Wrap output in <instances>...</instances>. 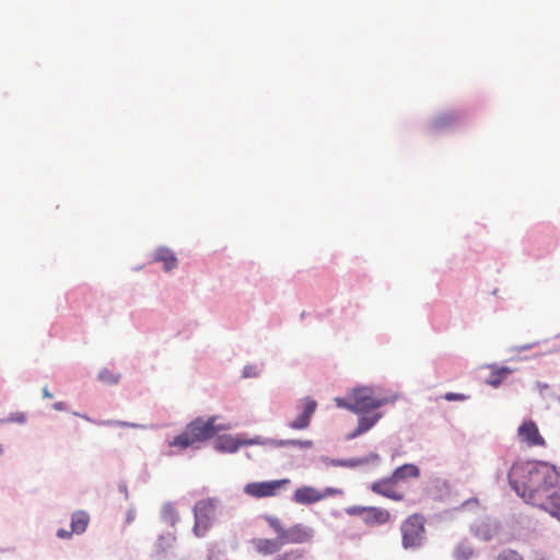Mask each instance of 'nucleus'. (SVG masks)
Listing matches in <instances>:
<instances>
[{
  "instance_id": "nucleus-35",
  "label": "nucleus",
  "mask_w": 560,
  "mask_h": 560,
  "mask_svg": "<svg viewBox=\"0 0 560 560\" xmlns=\"http://www.w3.org/2000/svg\"><path fill=\"white\" fill-rule=\"evenodd\" d=\"M468 398L465 394L462 393H454V392H447L444 395V399L447 401H464Z\"/></svg>"
},
{
  "instance_id": "nucleus-46",
  "label": "nucleus",
  "mask_w": 560,
  "mask_h": 560,
  "mask_svg": "<svg viewBox=\"0 0 560 560\" xmlns=\"http://www.w3.org/2000/svg\"><path fill=\"white\" fill-rule=\"evenodd\" d=\"M66 407H67V405H66V402H63V401H57V402H55V404L52 405V408H54L55 410H57V411H63V410H66Z\"/></svg>"
},
{
  "instance_id": "nucleus-3",
  "label": "nucleus",
  "mask_w": 560,
  "mask_h": 560,
  "mask_svg": "<svg viewBox=\"0 0 560 560\" xmlns=\"http://www.w3.org/2000/svg\"><path fill=\"white\" fill-rule=\"evenodd\" d=\"M395 400L396 396L375 397L372 387L362 385L353 387L346 397H336L335 404L353 413H371Z\"/></svg>"
},
{
  "instance_id": "nucleus-31",
  "label": "nucleus",
  "mask_w": 560,
  "mask_h": 560,
  "mask_svg": "<svg viewBox=\"0 0 560 560\" xmlns=\"http://www.w3.org/2000/svg\"><path fill=\"white\" fill-rule=\"evenodd\" d=\"M27 418L24 412H11L7 418L0 419V424L15 422L19 424L26 423Z\"/></svg>"
},
{
  "instance_id": "nucleus-53",
  "label": "nucleus",
  "mask_w": 560,
  "mask_h": 560,
  "mask_svg": "<svg viewBox=\"0 0 560 560\" xmlns=\"http://www.w3.org/2000/svg\"><path fill=\"white\" fill-rule=\"evenodd\" d=\"M4 453V448H3V445L0 444V456Z\"/></svg>"
},
{
  "instance_id": "nucleus-14",
  "label": "nucleus",
  "mask_w": 560,
  "mask_h": 560,
  "mask_svg": "<svg viewBox=\"0 0 560 560\" xmlns=\"http://www.w3.org/2000/svg\"><path fill=\"white\" fill-rule=\"evenodd\" d=\"M395 485L396 483L393 481V479L389 476H387L372 482L370 489L372 492L385 497L387 499L397 502L402 501L405 499V494L393 490V487Z\"/></svg>"
},
{
  "instance_id": "nucleus-27",
  "label": "nucleus",
  "mask_w": 560,
  "mask_h": 560,
  "mask_svg": "<svg viewBox=\"0 0 560 560\" xmlns=\"http://www.w3.org/2000/svg\"><path fill=\"white\" fill-rule=\"evenodd\" d=\"M276 439L255 435L253 438H245L243 435V446L261 445L275 447Z\"/></svg>"
},
{
  "instance_id": "nucleus-7",
  "label": "nucleus",
  "mask_w": 560,
  "mask_h": 560,
  "mask_svg": "<svg viewBox=\"0 0 560 560\" xmlns=\"http://www.w3.org/2000/svg\"><path fill=\"white\" fill-rule=\"evenodd\" d=\"M291 481L289 478L254 481L249 482L244 487V492L253 498L262 499L275 497L278 491Z\"/></svg>"
},
{
  "instance_id": "nucleus-42",
  "label": "nucleus",
  "mask_w": 560,
  "mask_h": 560,
  "mask_svg": "<svg viewBox=\"0 0 560 560\" xmlns=\"http://www.w3.org/2000/svg\"><path fill=\"white\" fill-rule=\"evenodd\" d=\"M94 424L100 425V427H117V420H110V419L97 420V421H94Z\"/></svg>"
},
{
  "instance_id": "nucleus-33",
  "label": "nucleus",
  "mask_w": 560,
  "mask_h": 560,
  "mask_svg": "<svg viewBox=\"0 0 560 560\" xmlns=\"http://www.w3.org/2000/svg\"><path fill=\"white\" fill-rule=\"evenodd\" d=\"M303 556V551L300 549H294L290 551H285L281 555H278L275 560H299Z\"/></svg>"
},
{
  "instance_id": "nucleus-56",
  "label": "nucleus",
  "mask_w": 560,
  "mask_h": 560,
  "mask_svg": "<svg viewBox=\"0 0 560 560\" xmlns=\"http://www.w3.org/2000/svg\"><path fill=\"white\" fill-rule=\"evenodd\" d=\"M553 397H555V398L559 401V404H560V395H559V396L553 395Z\"/></svg>"
},
{
  "instance_id": "nucleus-34",
  "label": "nucleus",
  "mask_w": 560,
  "mask_h": 560,
  "mask_svg": "<svg viewBox=\"0 0 560 560\" xmlns=\"http://www.w3.org/2000/svg\"><path fill=\"white\" fill-rule=\"evenodd\" d=\"M258 376V370L256 365L247 364L243 368L242 377H256Z\"/></svg>"
},
{
  "instance_id": "nucleus-15",
  "label": "nucleus",
  "mask_w": 560,
  "mask_h": 560,
  "mask_svg": "<svg viewBox=\"0 0 560 560\" xmlns=\"http://www.w3.org/2000/svg\"><path fill=\"white\" fill-rule=\"evenodd\" d=\"M320 500L322 495H319V490L312 486H302L298 488L292 495V501L302 505H311Z\"/></svg>"
},
{
  "instance_id": "nucleus-10",
  "label": "nucleus",
  "mask_w": 560,
  "mask_h": 560,
  "mask_svg": "<svg viewBox=\"0 0 560 560\" xmlns=\"http://www.w3.org/2000/svg\"><path fill=\"white\" fill-rule=\"evenodd\" d=\"M517 435L527 446H546V440L540 434L537 423L528 418L524 419L517 429Z\"/></svg>"
},
{
  "instance_id": "nucleus-1",
  "label": "nucleus",
  "mask_w": 560,
  "mask_h": 560,
  "mask_svg": "<svg viewBox=\"0 0 560 560\" xmlns=\"http://www.w3.org/2000/svg\"><path fill=\"white\" fill-rule=\"evenodd\" d=\"M510 488L525 503L540 509L551 490L560 491V466L548 460H516L508 471Z\"/></svg>"
},
{
  "instance_id": "nucleus-17",
  "label": "nucleus",
  "mask_w": 560,
  "mask_h": 560,
  "mask_svg": "<svg viewBox=\"0 0 560 560\" xmlns=\"http://www.w3.org/2000/svg\"><path fill=\"white\" fill-rule=\"evenodd\" d=\"M421 475L420 468L412 463H406L398 467H396L389 477L397 485L400 481H404L408 478H419Z\"/></svg>"
},
{
  "instance_id": "nucleus-49",
  "label": "nucleus",
  "mask_w": 560,
  "mask_h": 560,
  "mask_svg": "<svg viewBox=\"0 0 560 560\" xmlns=\"http://www.w3.org/2000/svg\"><path fill=\"white\" fill-rule=\"evenodd\" d=\"M330 515H331L332 517H335V518H340V517H342V512H341V511H339V510H332V511L330 512Z\"/></svg>"
},
{
  "instance_id": "nucleus-13",
  "label": "nucleus",
  "mask_w": 560,
  "mask_h": 560,
  "mask_svg": "<svg viewBox=\"0 0 560 560\" xmlns=\"http://www.w3.org/2000/svg\"><path fill=\"white\" fill-rule=\"evenodd\" d=\"M243 446V434H217L213 441V448L218 453L234 454Z\"/></svg>"
},
{
  "instance_id": "nucleus-51",
  "label": "nucleus",
  "mask_w": 560,
  "mask_h": 560,
  "mask_svg": "<svg viewBox=\"0 0 560 560\" xmlns=\"http://www.w3.org/2000/svg\"><path fill=\"white\" fill-rule=\"evenodd\" d=\"M43 396H44L45 398H51V397H52V394L48 390V388H47V387H44V388H43Z\"/></svg>"
},
{
  "instance_id": "nucleus-36",
  "label": "nucleus",
  "mask_w": 560,
  "mask_h": 560,
  "mask_svg": "<svg viewBox=\"0 0 560 560\" xmlns=\"http://www.w3.org/2000/svg\"><path fill=\"white\" fill-rule=\"evenodd\" d=\"M337 494H342V490L338 489V488H334V487H326L323 491H319V495H322V500L327 497L337 495Z\"/></svg>"
},
{
  "instance_id": "nucleus-2",
  "label": "nucleus",
  "mask_w": 560,
  "mask_h": 560,
  "mask_svg": "<svg viewBox=\"0 0 560 560\" xmlns=\"http://www.w3.org/2000/svg\"><path fill=\"white\" fill-rule=\"evenodd\" d=\"M217 417H197L188 422L184 430L170 441L171 447H178L184 451L187 448L199 450V443L208 442L223 429L215 424Z\"/></svg>"
},
{
  "instance_id": "nucleus-19",
  "label": "nucleus",
  "mask_w": 560,
  "mask_h": 560,
  "mask_svg": "<svg viewBox=\"0 0 560 560\" xmlns=\"http://www.w3.org/2000/svg\"><path fill=\"white\" fill-rule=\"evenodd\" d=\"M253 544L255 545L256 550L264 556L273 555L283 546L282 541L278 537L275 539L255 538L253 539Z\"/></svg>"
},
{
  "instance_id": "nucleus-16",
  "label": "nucleus",
  "mask_w": 560,
  "mask_h": 560,
  "mask_svg": "<svg viewBox=\"0 0 560 560\" xmlns=\"http://www.w3.org/2000/svg\"><path fill=\"white\" fill-rule=\"evenodd\" d=\"M153 260L163 262L164 271L168 272L175 269L178 265V259L174 252L166 246H159L154 252Z\"/></svg>"
},
{
  "instance_id": "nucleus-43",
  "label": "nucleus",
  "mask_w": 560,
  "mask_h": 560,
  "mask_svg": "<svg viewBox=\"0 0 560 560\" xmlns=\"http://www.w3.org/2000/svg\"><path fill=\"white\" fill-rule=\"evenodd\" d=\"M471 504L478 505V504H479V500H478V498L472 497V498H469V499L465 500V501L460 504V506H459V508H457V509H458V510H459V509H465V508H468V506H469V505H471Z\"/></svg>"
},
{
  "instance_id": "nucleus-5",
  "label": "nucleus",
  "mask_w": 560,
  "mask_h": 560,
  "mask_svg": "<svg viewBox=\"0 0 560 560\" xmlns=\"http://www.w3.org/2000/svg\"><path fill=\"white\" fill-rule=\"evenodd\" d=\"M217 500L208 498L199 500L192 508L194 527L192 533L196 537L202 538L207 535L212 524V514L215 510Z\"/></svg>"
},
{
  "instance_id": "nucleus-25",
  "label": "nucleus",
  "mask_w": 560,
  "mask_h": 560,
  "mask_svg": "<svg viewBox=\"0 0 560 560\" xmlns=\"http://www.w3.org/2000/svg\"><path fill=\"white\" fill-rule=\"evenodd\" d=\"M176 537L172 533L161 534L154 544L156 555H165L173 546Z\"/></svg>"
},
{
  "instance_id": "nucleus-50",
  "label": "nucleus",
  "mask_w": 560,
  "mask_h": 560,
  "mask_svg": "<svg viewBox=\"0 0 560 560\" xmlns=\"http://www.w3.org/2000/svg\"><path fill=\"white\" fill-rule=\"evenodd\" d=\"M74 415L78 416V417H81L82 419H84V420H86L89 422H92V423H94V421H95L94 419L90 418L86 415H81V413H78V412H75Z\"/></svg>"
},
{
  "instance_id": "nucleus-11",
  "label": "nucleus",
  "mask_w": 560,
  "mask_h": 560,
  "mask_svg": "<svg viewBox=\"0 0 560 560\" xmlns=\"http://www.w3.org/2000/svg\"><path fill=\"white\" fill-rule=\"evenodd\" d=\"M302 410L296 418L288 423L292 430H305L310 427L312 418L317 409V401L312 397H304L302 400Z\"/></svg>"
},
{
  "instance_id": "nucleus-20",
  "label": "nucleus",
  "mask_w": 560,
  "mask_h": 560,
  "mask_svg": "<svg viewBox=\"0 0 560 560\" xmlns=\"http://www.w3.org/2000/svg\"><path fill=\"white\" fill-rule=\"evenodd\" d=\"M513 372V369L505 365H492L490 375L487 378V384L493 388H498L504 382V380H506L508 376L511 375Z\"/></svg>"
},
{
  "instance_id": "nucleus-57",
  "label": "nucleus",
  "mask_w": 560,
  "mask_h": 560,
  "mask_svg": "<svg viewBox=\"0 0 560 560\" xmlns=\"http://www.w3.org/2000/svg\"><path fill=\"white\" fill-rule=\"evenodd\" d=\"M536 560H545V558L536 559Z\"/></svg>"
},
{
  "instance_id": "nucleus-23",
  "label": "nucleus",
  "mask_w": 560,
  "mask_h": 560,
  "mask_svg": "<svg viewBox=\"0 0 560 560\" xmlns=\"http://www.w3.org/2000/svg\"><path fill=\"white\" fill-rule=\"evenodd\" d=\"M359 416L358 419V428L363 431V433H366L370 431L373 427L376 425V423L381 420L383 417V413L380 411L371 412V413H357Z\"/></svg>"
},
{
  "instance_id": "nucleus-55",
  "label": "nucleus",
  "mask_w": 560,
  "mask_h": 560,
  "mask_svg": "<svg viewBox=\"0 0 560 560\" xmlns=\"http://www.w3.org/2000/svg\"><path fill=\"white\" fill-rule=\"evenodd\" d=\"M305 316H306V313L304 311V312L301 313V318L303 319V318H305Z\"/></svg>"
},
{
  "instance_id": "nucleus-44",
  "label": "nucleus",
  "mask_w": 560,
  "mask_h": 560,
  "mask_svg": "<svg viewBox=\"0 0 560 560\" xmlns=\"http://www.w3.org/2000/svg\"><path fill=\"white\" fill-rule=\"evenodd\" d=\"M318 459L327 466H334L332 460H337V458H330L326 455H322Z\"/></svg>"
},
{
  "instance_id": "nucleus-37",
  "label": "nucleus",
  "mask_w": 560,
  "mask_h": 560,
  "mask_svg": "<svg viewBox=\"0 0 560 560\" xmlns=\"http://www.w3.org/2000/svg\"><path fill=\"white\" fill-rule=\"evenodd\" d=\"M317 458L315 456H304L301 466L304 468L316 467Z\"/></svg>"
},
{
  "instance_id": "nucleus-28",
  "label": "nucleus",
  "mask_w": 560,
  "mask_h": 560,
  "mask_svg": "<svg viewBox=\"0 0 560 560\" xmlns=\"http://www.w3.org/2000/svg\"><path fill=\"white\" fill-rule=\"evenodd\" d=\"M260 517L268 523V525L277 534V537L281 540V536L284 534L285 530V528L282 526L281 521L277 516L270 514H262L260 515Z\"/></svg>"
},
{
  "instance_id": "nucleus-22",
  "label": "nucleus",
  "mask_w": 560,
  "mask_h": 560,
  "mask_svg": "<svg viewBox=\"0 0 560 560\" xmlns=\"http://www.w3.org/2000/svg\"><path fill=\"white\" fill-rule=\"evenodd\" d=\"M90 515L85 511H75L71 516V529L74 534H83L89 525Z\"/></svg>"
},
{
  "instance_id": "nucleus-12",
  "label": "nucleus",
  "mask_w": 560,
  "mask_h": 560,
  "mask_svg": "<svg viewBox=\"0 0 560 560\" xmlns=\"http://www.w3.org/2000/svg\"><path fill=\"white\" fill-rule=\"evenodd\" d=\"M314 537V529L301 523L294 524L290 528H285L281 536L283 545L287 544H304Z\"/></svg>"
},
{
  "instance_id": "nucleus-29",
  "label": "nucleus",
  "mask_w": 560,
  "mask_h": 560,
  "mask_svg": "<svg viewBox=\"0 0 560 560\" xmlns=\"http://www.w3.org/2000/svg\"><path fill=\"white\" fill-rule=\"evenodd\" d=\"M474 555V549L463 542L456 545L453 550V557L455 560H469Z\"/></svg>"
},
{
  "instance_id": "nucleus-26",
  "label": "nucleus",
  "mask_w": 560,
  "mask_h": 560,
  "mask_svg": "<svg viewBox=\"0 0 560 560\" xmlns=\"http://www.w3.org/2000/svg\"><path fill=\"white\" fill-rule=\"evenodd\" d=\"M314 442L312 440L300 439H276L275 447L294 446L300 448H311Z\"/></svg>"
},
{
  "instance_id": "nucleus-54",
  "label": "nucleus",
  "mask_w": 560,
  "mask_h": 560,
  "mask_svg": "<svg viewBox=\"0 0 560 560\" xmlns=\"http://www.w3.org/2000/svg\"><path fill=\"white\" fill-rule=\"evenodd\" d=\"M8 550H10V548H0V552H5Z\"/></svg>"
},
{
  "instance_id": "nucleus-45",
  "label": "nucleus",
  "mask_w": 560,
  "mask_h": 560,
  "mask_svg": "<svg viewBox=\"0 0 560 560\" xmlns=\"http://www.w3.org/2000/svg\"><path fill=\"white\" fill-rule=\"evenodd\" d=\"M536 345H538V342L526 343V345L516 347V351H518V352L526 351V350L534 348Z\"/></svg>"
},
{
  "instance_id": "nucleus-18",
  "label": "nucleus",
  "mask_w": 560,
  "mask_h": 560,
  "mask_svg": "<svg viewBox=\"0 0 560 560\" xmlns=\"http://www.w3.org/2000/svg\"><path fill=\"white\" fill-rule=\"evenodd\" d=\"M378 460H380V455L375 452H371L366 456L351 457V458H337V460H332V463H334V467L355 468L361 465H365L371 462H378Z\"/></svg>"
},
{
  "instance_id": "nucleus-6",
  "label": "nucleus",
  "mask_w": 560,
  "mask_h": 560,
  "mask_svg": "<svg viewBox=\"0 0 560 560\" xmlns=\"http://www.w3.org/2000/svg\"><path fill=\"white\" fill-rule=\"evenodd\" d=\"M349 516H361L366 526H382L389 522L390 514L387 510L377 506L352 505L345 509Z\"/></svg>"
},
{
  "instance_id": "nucleus-24",
  "label": "nucleus",
  "mask_w": 560,
  "mask_h": 560,
  "mask_svg": "<svg viewBox=\"0 0 560 560\" xmlns=\"http://www.w3.org/2000/svg\"><path fill=\"white\" fill-rule=\"evenodd\" d=\"M161 520L174 527L179 522V514L172 502H165L161 509Z\"/></svg>"
},
{
  "instance_id": "nucleus-47",
  "label": "nucleus",
  "mask_w": 560,
  "mask_h": 560,
  "mask_svg": "<svg viewBox=\"0 0 560 560\" xmlns=\"http://www.w3.org/2000/svg\"><path fill=\"white\" fill-rule=\"evenodd\" d=\"M536 387L539 389V392L541 394L544 389L549 388V385L547 383H542V382L537 381L536 382Z\"/></svg>"
},
{
  "instance_id": "nucleus-32",
  "label": "nucleus",
  "mask_w": 560,
  "mask_h": 560,
  "mask_svg": "<svg viewBox=\"0 0 560 560\" xmlns=\"http://www.w3.org/2000/svg\"><path fill=\"white\" fill-rule=\"evenodd\" d=\"M497 560H523V557L516 550L506 548L499 552Z\"/></svg>"
},
{
  "instance_id": "nucleus-52",
  "label": "nucleus",
  "mask_w": 560,
  "mask_h": 560,
  "mask_svg": "<svg viewBox=\"0 0 560 560\" xmlns=\"http://www.w3.org/2000/svg\"><path fill=\"white\" fill-rule=\"evenodd\" d=\"M149 477H150V475H149V472H148L147 470H144V471L141 474V476H140V478H141V480H142L143 482H147V481H148V479H149Z\"/></svg>"
},
{
  "instance_id": "nucleus-39",
  "label": "nucleus",
  "mask_w": 560,
  "mask_h": 560,
  "mask_svg": "<svg viewBox=\"0 0 560 560\" xmlns=\"http://www.w3.org/2000/svg\"><path fill=\"white\" fill-rule=\"evenodd\" d=\"M118 491L124 494V498L126 501L129 500V491H128V486H127L126 481H124V480L119 481Z\"/></svg>"
},
{
  "instance_id": "nucleus-38",
  "label": "nucleus",
  "mask_w": 560,
  "mask_h": 560,
  "mask_svg": "<svg viewBox=\"0 0 560 560\" xmlns=\"http://www.w3.org/2000/svg\"><path fill=\"white\" fill-rule=\"evenodd\" d=\"M74 533L71 530H67L65 528H59L56 533V536L60 539H69L72 537Z\"/></svg>"
},
{
  "instance_id": "nucleus-9",
  "label": "nucleus",
  "mask_w": 560,
  "mask_h": 560,
  "mask_svg": "<svg viewBox=\"0 0 560 560\" xmlns=\"http://www.w3.org/2000/svg\"><path fill=\"white\" fill-rule=\"evenodd\" d=\"M501 530V523L495 517L485 516L470 526V533L481 541L492 540Z\"/></svg>"
},
{
  "instance_id": "nucleus-21",
  "label": "nucleus",
  "mask_w": 560,
  "mask_h": 560,
  "mask_svg": "<svg viewBox=\"0 0 560 560\" xmlns=\"http://www.w3.org/2000/svg\"><path fill=\"white\" fill-rule=\"evenodd\" d=\"M540 510L549 513L560 522V490L548 494L545 503L540 504Z\"/></svg>"
},
{
  "instance_id": "nucleus-41",
  "label": "nucleus",
  "mask_w": 560,
  "mask_h": 560,
  "mask_svg": "<svg viewBox=\"0 0 560 560\" xmlns=\"http://www.w3.org/2000/svg\"><path fill=\"white\" fill-rule=\"evenodd\" d=\"M362 434H364L363 431H361L357 427L353 431H351L348 434H346L345 439H346V441H351V440H354V439L359 438Z\"/></svg>"
},
{
  "instance_id": "nucleus-40",
  "label": "nucleus",
  "mask_w": 560,
  "mask_h": 560,
  "mask_svg": "<svg viewBox=\"0 0 560 560\" xmlns=\"http://www.w3.org/2000/svg\"><path fill=\"white\" fill-rule=\"evenodd\" d=\"M117 427L118 428H144V425L139 424V423L121 421V420H117Z\"/></svg>"
},
{
  "instance_id": "nucleus-8",
  "label": "nucleus",
  "mask_w": 560,
  "mask_h": 560,
  "mask_svg": "<svg viewBox=\"0 0 560 560\" xmlns=\"http://www.w3.org/2000/svg\"><path fill=\"white\" fill-rule=\"evenodd\" d=\"M463 112L451 110L436 116L429 125L430 135H440L447 131H454L460 125Z\"/></svg>"
},
{
  "instance_id": "nucleus-48",
  "label": "nucleus",
  "mask_w": 560,
  "mask_h": 560,
  "mask_svg": "<svg viewBox=\"0 0 560 560\" xmlns=\"http://www.w3.org/2000/svg\"><path fill=\"white\" fill-rule=\"evenodd\" d=\"M135 520V512L133 510H129L126 514V523H131Z\"/></svg>"
},
{
  "instance_id": "nucleus-30",
  "label": "nucleus",
  "mask_w": 560,
  "mask_h": 560,
  "mask_svg": "<svg viewBox=\"0 0 560 560\" xmlns=\"http://www.w3.org/2000/svg\"><path fill=\"white\" fill-rule=\"evenodd\" d=\"M97 380L107 385H116L120 380V374H115L108 369L104 368L98 372Z\"/></svg>"
},
{
  "instance_id": "nucleus-4",
  "label": "nucleus",
  "mask_w": 560,
  "mask_h": 560,
  "mask_svg": "<svg viewBox=\"0 0 560 560\" xmlns=\"http://www.w3.org/2000/svg\"><path fill=\"white\" fill-rule=\"evenodd\" d=\"M425 518L422 514L415 513L408 516L400 525L401 545L404 549H418L425 541Z\"/></svg>"
}]
</instances>
